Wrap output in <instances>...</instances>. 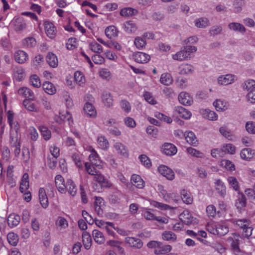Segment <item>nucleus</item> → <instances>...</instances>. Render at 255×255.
I'll use <instances>...</instances> for the list:
<instances>
[{
	"instance_id": "obj_1",
	"label": "nucleus",
	"mask_w": 255,
	"mask_h": 255,
	"mask_svg": "<svg viewBox=\"0 0 255 255\" xmlns=\"http://www.w3.org/2000/svg\"><path fill=\"white\" fill-rule=\"evenodd\" d=\"M29 176L28 173H25L22 177L19 190L21 193H24L23 195L24 199L27 202L31 200V195L29 191L26 192L29 187Z\"/></svg>"
},
{
	"instance_id": "obj_2",
	"label": "nucleus",
	"mask_w": 255,
	"mask_h": 255,
	"mask_svg": "<svg viewBox=\"0 0 255 255\" xmlns=\"http://www.w3.org/2000/svg\"><path fill=\"white\" fill-rule=\"evenodd\" d=\"M162 152L168 156H172L175 155L177 152V147L173 144L165 142L161 147Z\"/></svg>"
},
{
	"instance_id": "obj_3",
	"label": "nucleus",
	"mask_w": 255,
	"mask_h": 255,
	"mask_svg": "<svg viewBox=\"0 0 255 255\" xmlns=\"http://www.w3.org/2000/svg\"><path fill=\"white\" fill-rule=\"evenodd\" d=\"M180 218L186 225H194L197 223V219L193 217L188 211H184L180 215Z\"/></svg>"
},
{
	"instance_id": "obj_4",
	"label": "nucleus",
	"mask_w": 255,
	"mask_h": 255,
	"mask_svg": "<svg viewBox=\"0 0 255 255\" xmlns=\"http://www.w3.org/2000/svg\"><path fill=\"white\" fill-rule=\"evenodd\" d=\"M132 56L135 61L138 63H146L150 59V56L149 55L141 52L134 53Z\"/></svg>"
},
{
	"instance_id": "obj_5",
	"label": "nucleus",
	"mask_w": 255,
	"mask_h": 255,
	"mask_svg": "<svg viewBox=\"0 0 255 255\" xmlns=\"http://www.w3.org/2000/svg\"><path fill=\"white\" fill-rule=\"evenodd\" d=\"M158 172L169 180H172L174 178V172L167 166L161 165L158 167Z\"/></svg>"
},
{
	"instance_id": "obj_6",
	"label": "nucleus",
	"mask_w": 255,
	"mask_h": 255,
	"mask_svg": "<svg viewBox=\"0 0 255 255\" xmlns=\"http://www.w3.org/2000/svg\"><path fill=\"white\" fill-rule=\"evenodd\" d=\"M179 102L185 106H190L193 102V98L186 92H182L178 96Z\"/></svg>"
},
{
	"instance_id": "obj_7",
	"label": "nucleus",
	"mask_w": 255,
	"mask_h": 255,
	"mask_svg": "<svg viewBox=\"0 0 255 255\" xmlns=\"http://www.w3.org/2000/svg\"><path fill=\"white\" fill-rule=\"evenodd\" d=\"M125 242L128 244L129 246L134 249H140L143 246V243L141 240L132 237H127Z\"/></svg>"
},
{
	"instance_id": "obj_8",
	"label": "nucleus",
	"mask_w": 255,
	"mask_h": 255,
	"mask_svg": "<svg viewBox=\"0 0 255 255\" xmlns=\"http://www.w3.org/2000/svg\"><path fill=\"white\" fill-rule=\"evenodd\" d=\"M235 78V76L232 74L222 75L218 78V83L221 85H227L233 83Z\"/></svg>"
},
{
	"instance_id": "obj_9",
	"label": "nucleus",
	"mask_w": 255,
	"mask_h": 255,
	"mask_svg": "<svg viewBox=\"0 0 255 255\" xmlns=\"http://www.w3.org/2000/svg\"><path fill=\"white\" fill-rule=\"evenodd\" d=\"M39 199L42 207L46 208L48 206L49 202L44 188H40L39 190Z\"/></svg>"
},
{
	"instance_id": "obj_10",
	"label": "nucleus",
	"mask_w": 255,
	"mask_h": 255,
	"mask_svg": "<svg viewBox=\"0 0 255 255\" xmlns=\"http://www.w3.org/2000/svg\"><path fill=\"white\" fill-rule=\"evenodd\" d=\"M44 24L47 35L50 38H53L56 34V28L53 24L49 21H45Z\"/></svg>"
},
{
	"instance_id": "obj_11",
	"label": "nucleus",
	"mask_w": 255,
	"mask_h": 255,
	"mask_svg": "<svg viewBox=\"0 0 255 255\" xmlns=\"http://www.w3.org/2000/svg\"><path fill=\"white\" fill-rule=\"evenodd\" d=\"M255 153V150L250 148H245L243 149L240 152L241 157L246 160H250L253 158Z\"/></svg>"
},
{
	"instance_id": "obj_12",
	"label": "nucleus",
	"mask_w": 255,
	"mask_h": 255,
	"mask_svg": "<svg viewBox=\"0 0 255 255\" xmlns=\"http://www.w3.org/2000/svg\"><path fill=\"white\" fill-rule=\"evenodd\" d=\"M65 189L66 191L72 196H74L77 191V188L74 183L73 181L70 179H68L66 180V185H65Z\"/></svg>"
},
{
	"instance_id": "obj_13",
	"label": "nucleus",
	"mask_w": 255,
	"mask_h": 255,
	"mask_svg": "<svg viewBox=\"0 0 255 255\" xmlns=\"http://www.w3.org/2000/svg\"><path fill=\"white\" fill-rule=\"evenodd\" d=\"M18 93L25 98H29L31 100H34V94L33 92L29 88L26 87H22L18 89Z\"/></svg>"
},
{
	"instance_id": "obj_14",
	"label": "nucleus",
	"mask_w": 255,
	"mask_h": 255,
	"mask_svg": "<svg viewBox=\"0 0 255 255\" xmlns=\"http://www.w3.org/2000/svg\"><path fill=\"white\" fill-rule=\"evenodd\" d=\"M184 136L188 143L196 146L198 145V142L195 134L192 131H188L184 133Z\"/></svg>"
},
{
	"instance_id": "obj_15",
	"label": "nucleus",
	"mask_w": 255,
	"mask_h": 255,
	"mask_svg": "<svg viewBox=\"0 0 255 255\" xmlns=\"http://www.w3.org/2000/svg\"><path fill=\"white\" fill-rule=\"evenodd\" d=\"M174 111L179 114V116L186 120L189 119L191 117V113L187 111L181 106H177L175 108Z\"/></svg>"
},
{
	"instance_id": "obj_16",
	"label": "nucleus",
	"mask_w": 255,
	"mask_h": 255,
	"mask_svg": "<svg viewBox=\"0 0 255 255\" xmlns=\"http://www.w3.org/2000/svg\"><path fill=\"white\" fill-rule=\"evenodd\" d=\"M94 180L100 184L102 187L109 188L111 186V184L109 181L101 173L96 175L94 177Z\"/></svg>"
},
{
	"instance_id": "obj_17",
	"label": "nucleus",
	"mask_w": 255,
	"mask_h": 255,
	"mask_svg": "<svg viewBox=\"0 0 255 255\" xmlns=\"http://www.w3.org/2000/svg\"><path fill=\"white\" fill-rule=\"evenodd\" d=\"M46 61L50 67L53 68L57 67L58 61L57 56L52 52L48 53L46 57Z\"/></svg>"
},
{
	"instance_id": "obj_18",
	"label": "nucleus",
	"mask_w": 255,
	"mask_h": 255,
	"mask_svg": "<svg viewBox=\"0 0 255 255\" xmlns=\"http://www.w3.org/2000/svg\"><path fill=\"white\" fill-rule=\"evenodd\" d=\"M14 58L17 63H23L28 59V55L22 50H18L15 53Z\"/></svg>"
},
{
	"instance_id": "obj_19",
	"label": "nucleus",
	"mask_w": 255,
	"mask_h": 255,
	"mask_svg": "<svg viewBox=\"0 0 255 255\" xmlns=\"http://www.w3.org/2000/svg\"><path fill=\"white\" fill-rule=\"evenodd\" d=\"M20 221V217L14 214H10L7 218V224L10 227L17 226Z\"/></svg>"
},
{
	"instance_id": "obj_20",
	"label": "nucleus",
	"mask_w": 255,
	"mask_h": 255,
	"mask_svg": "<svg viewBox=\"0 0 255 255\" xmlns=\"http://www.w3.org/2000/svg\"><path fill=\"white\" fill-rule=\"evenodd\" d=\"M13 23L14 29L16 31L22 30L26 27V23L22 17L15 18L13 21Z\"/></svg>"
},
{
	"instance_id": "obj_21",
	"label": "nucleus",
	"mask_w": 255,
	"mask_h": 255,
	"mask_svg": "<svg viewBox=\"0 0 255 255\" xmlns=\"http://www.w3.org/2000/svg\"><path fill=\"white\" fill-rule=\"evenodd\" d=\"M233 223L234 225H236L239 228L243 229V231L249 225H251V221L247 219L234 220L233 221Z\"/></svg>"
},
{
	"instance_id": "obj_22",
	"label": "nucleus",
	"mask_w": 255,
	"mask_h": 255,
	"mask_svg": "<svg viewBox=\"0 0 255 255\" xmlns=\"http://www.w3.org/2000/svg\"><path fill=\"white\" fill-rule=\"evenodd\" d=\"M114 148L117 150L118 153L123 155L125 157L128 156V150L127 147L120 142H116L114 145Z\"/></svg>"
},
{
	"instance_id": "obj_23",
	"label": "nucleus",
	"mask_w": 255,
	"mask_h": 255,
	"mask_svg": "<svg viewBox=\"0 0 255 255\" xmlns=\"http://www.w3.org/2000/svg\"><path fill=\"white\" fill-rule=\"evenodd\" d=\"M102 99L105 106L110 107L113 105V99L111 94L108 92H104L102 95Z\"/></svg>"
},
{
	"instance_id": "obj_24",
	"label": "nucleus",
	"mask_w": 255,
	"mask_h": 255,
	"mask_svg": "<svg viewBox=\"0 0 255 255\" xmlns=\"http://www.w3.org/2000/svg\"><path fill=\"white\" fill-rule=\"evenodd\" d=\"M131 183L137 188L142 189L144 187V181L138 175H132L131 177Z\"/></svg>"
},
{
	"instance_id": "obj_25",
	"label": "nucleus",
	"mask_w": 255,
	"mask_h": 255,
	"mask_svg": "<svg viewBox=\"0 0 255 255\" xmlns=\"http://www.w3.org/2000/svg\"><path fill=\"white\" fill-rule=\"evenodd\" d=\"M195 25L199 28H205L210 25V21L206 17H201L195 20Z\"/></svg>"
},
{
	"instance_id": "obj_26",
	"label": "nucleus",
	"mask_w": 255,
	"mask_h": 255,
	"mask_svg": "<svg viewBox=\"0 0 255 255\" xmlns=\"http://www.w3.org/2000/svg\"><path fill=\"white\" fill-rule=\"evenodd\" d=\"M43 90L48 94L53 95L56 93V89L53 84L49 82L46 81L42 84Z\"/></svg>"
},
{
	"instance_id": "obj_27",
	"label": "nucleus",
	"mask_w": 255,
	"mask_h": 255,
	"mask_svg": "<svg viewBox=\"0 0 255 255\" xmlns=\"http://www.w3.org/2000/svg\"><path fill=\"white\" fill-rule=\"evenodd\" d=\"M228 27L231 30L242 33H245L246 30V28L243 24L238 22H231L229 24Z\"/></svg>"
},
{
	"instance_id": "obj_28",
	"label": "nucleus",
	"mask_w": 255,
	"mask_h": 255,
	"mask_svg": "<svg viewBox=\"0 0 255 255\" xmlns=\"http://www.w3.org/2000/svg\"><path fill=\"white\" fill-rule=\"evenodd\" d=\"M83 245L86 250H89L92 245V238L90 234L87 232H84L82 234Z\"/></svg>"
},
{
	"instance_id": "obj_29",
	"label": "nucleus",
	"mask_w": 255,
	"mask_h": 255,
	"mask_svg": "<svg viewBox=\"0 0 255 255\" xmlns=\"http://www.w3.org/2000/svg\"><path fill=\"white\" fill-rule=\"evenodd\" d=\"M85 114L89 117H94L96 114V112L94 106L91 103L87 102L83 108Z\"/></svg>"
},
{
	"instance_id": "obj_30",
	"label": "nucleus",
	"mask_w": 255,
	"mask_h": 255,
	"mask_svg": "<svg viewBox=\"0 0 255 255\" xmlns=\"http://www.w3.org/2000/svg\"><path fill=\"white\" fill-rule=\"evenodd\" d=\"M204 118L211 121H216L218 119L217 114L214 111L209 109L203 110L202 113Z\"/></svg>"
},
{
	"instance_id": "obj_31",
	"label": "nucleus",
	"mask_w": 255,
	"mask_h": 255,
	"mask_svg": "<svg viewBox=\"0 0 255 255\" xmlns=\"http://www.w3.org/2000/svg\"><path fill=\"white\" fill-rule=\"evenodd\" d=\"M188 54L185 52L182 47L180 51L172 55V58L174 60L178 61H183L186 60L188 57Z\"/></svg>"
},
{
	"instance_id": "obj_32",
	"label": "nucleus",
	"mask_w": 255,
	"mask_h": 255,
	"mask_svg": "<svg viewBox=\"0 0 255 255\" xmlns=\"http://www.w3.org/2000/svg\"><path fill=\"white\" fill-rule=\"evenodd\" d=\"M92 235L95 241L99 244L104 243L105 238L103 233L98 230H94L92 232Z\"/></svg>"
},
{
	"instance_id": "obj_33",
	"label": "nucleus",
	"mask_w": 255,
	"mask_h": 255,
	"mask_svg": "<svg viewBox=\"0 0 255 255\" xmlns=\"http://www.w3.org/2000/svg\"><path fill=\"white\" fill-rule=\"evenodd\" d=\"M215 188L218 191L219 194L222 196L224 197L226 194V186L223 182L220 179L217 180L215 182Z\"/></svg>"
},
{
	"instance_id": "obj_34",
	"label": "nucleus",
	"mask_w": 255,
	"mask_h": 255,
	"mask_svg": "<svg viewBox=\"0 0 255 255\" xmlns=\"http://www.w3.org/2000/svg\"><path fill=\"white\" fill-rule=\"evenodd\" d=\"M89 159L91 163L96 166H99L101 164L100 157L94 149L92 150L89 156Z\"/></svg>"
},
{
	"instance_id": "obj_35",
	"label": "nucleus",
	"mask_w": 255,
	"mask_h": 255,
	"mask_svg": "<svg viewBox=\"0 0 255 255\" xmlns=\"http://www.w3.org/2000/svg\"><path fill=\"white\" fill-rule=\"evenodd\" d=\"M124 26L125 30L128 33L135 31L137 29L135 23L131 20L125 22Z\"/></svg>"
},
{
	"instance_id": "obj_36",
	"label": "nucleus",
	"mask_w": 255,
	"mask_h": 255,
	"mask_svg": "<svg viewBox=\"0 0 255 255\" xmlns=\"http://www.w3.org/2000/svg\"><path fill=\"white\" fill-rule=\"evenodd\" d=\"M7 239L9 244L13 246H16L19 241L18 235L13 232H10L7 234Z\"/></svg>"
},
{
	"instance_id": "obj_37",
	"label": "nucleus",
	"mask_w": 255,
	"mask_h": 255,
	"mask_svg": "<svg viewBox=\"0 0 255 255\" xmlns=\"http://www.w3.org/2000/svg\"><path fill=\"white\" fill-rule=\"evenodd\" d=\"M122 195L121 192L116 190L115 192L109 195V199L110 201L113 204L119 203L120 202Z\"/></svg>"
},
{
	"instance_id": "obj_38",
	"label": "nucleus",
	"mask_w": 255,
	"mask_h": 255,
	"mask_svg": "<svg viewBox=\"0 0 255 255\" xmlns=\"http://www.w3.org/2000/svg\"><path fill=\"white\" fill-rule=\"evenodd\" d=\"M179 74L181 75L192 73L194 71L193 66L189 64L182 65L179 67Z\"/></svg>"
},
{
	"instance_id": "obj_39",
	"label": "nucleus",
	"mask_w": 255,
	"mask_h": 255,
	"mask_svg": "<svg viewBox=\"0 0 255 255\" xmlns=\"http://www.w3.org/2000/svg\"><path fill=\"white\" fill-rule=\"evenodd\" d=\"M74 78L76 83L79 86H83L85 83V78L83 74L80 71H76L74 74Z\"/></svg>"
},
{
	"instance_id": "obj_40",
	"label": "nucleus",
	"mask_w": 255,
	"mask_h": 255,
	"mask_svg": "<svg viewBox=\"0 0 255 255\" xmlns=\"http://www.w3.org/2000/svg\"><path fill=\"white\" fill-rule=\"evenodd\" d=\"M160 82L164 85H169L172 84L173 79L170 74L168 73H163L161 75L160 79Z\"/></svg>"
},
{
	"instance_id": "obj_41",
	"label": "nucleus",
	"mask_w": 255,
	"mask_h": 255,
	"mask_svg": "<svg viewBox=\"0 0 255 255\" xmlns=\"http://www.w3.org/2000/svg\"><path fill=\"white\" fill-rule=\"evenodd\" d=\"M181 198L183 202L187 204H190L192 203L193 199L191 197L190 192L188 191L183 190L181 193Z\"/></svg>"
},
{
	"instance_id": "obj_42",
	"label": "nucleus",
	"mask_w": 255,
	"mask_h": 255,
	"mask_svg": "<svg viewBox=\"0 0 255 255\" xmlns=\"http://www.w3.org/2000/svg\"><path fill=\"white\" fill-rule=\"evenodd\" d=\"M221 165L226 168L227 170L230 171H233L235 170V166L234 164L229 160H222L221 161Z\"/></svg>"
},
{
	"instance_id": "obj_43",
	"label": "nucleus",
	"mask_w": 255,
	"mask_h": 255,
	"mask_svg": "<svg viewBox=\"0 0 255 255\" xmlns=\"http://www.w3.org/2000/svg\"><path fill=\"white\" fill-rule=\"evenodd\" d=\"M246 205V198L243 193H239L238 198L237 200L236 205L238 209H241Z\"/></svg>"
},
{
	"instance_id": "obj_44",
	"label": "nucleus",
	"mask_w": 255,
	"mask_h": 255,
	"mask_svg": "<svg viewBox=\"0 0 255 255\" xmlns=\"http://www.w3.org/2000/svg\"><path fill=\"white\" fill-rule=\"evenodd\" d=\"M216 235H218L221 236L226 235L229 232L228 228L223 225L218 224L216 225Z\"/></svg>"
},
{
	"instance_id": "obj_45",
	"label": "nucleus",
	"mask_w": 255,
	"mask_h": 255,
	"mask_svg": "<svg viewBox=\"0 0 255 255\" xmlns=\"http://www.w3.org/2000/svg\"><path fill=\"white\" fill-rule=\"evenodd\" d=\"M105 33L107 36L110 38L117 35V30L114 25H111L106 28Z\"/></svg>"
},
{
	"instance_id": "obj_46",
	"label": "nucleus",
	"mask_w": 255,
	"mask_h": 255,
	"mask_svg": "<svg viewBox=\"0 0 255 255\" xmlns=\"http://www.w3.org/2000/svg\"><path fill=\"white\" fill-rule=\"evenodd\" d=\"M99 146L101 149H105L109 147V141L104 136H101L97 139Z\"/></svg>"
},
{
	"instance_id": "obj_47",
	"label": "nucleus",
	"mask_w": 255,
	"mask_h": 255,
	"mask_svg": "<svg viewBox=\"0 0 255 255\" xmlns=\"http://www.w3.org/2000/svg\"><path fill=\"white\" fill-rule=\"evenodd\" d=\"M162 239L165 241H175L176 240V235L170 231H165L162 234Z\"/></svg>"
},
{
	"instance_id": "obj_48",
	"label": "nucleus",
	"mask_w": 255,
	"mask_h": 255,
	"mask_svg": "<svg viewBox=\"0 0 255 255\" xmlns=\"http://www.w3.org/2000/svg\"><path fill=\"white\" fill-rule=\"evenodd\" d=\"M10 135V143L11 146L17 144L16 143H20L18 140L17 130H11Z\"/></svg>"
},
{
	"instance_id": "obj_49",
	"label": "nucleus",
	"mask_w": 255,
	"mask_h": 255,
	"mask_svg": "<svg viewBox=\"0 0 255 255\" xmlns=\"http://www.w3.org/2000/svg\"><path fill=\"white\" fill-rule=\"evenodd\" d=\"M134 43L137 48L140 49L145 47L146 42L143 37H137L135 38Z\"/></svg>"
},
{
	"instance_id": "obj_50",
	"label": "nucleus",
	"mask_w": 255,
	"mask_h": 255,
	"mask_svg": "<svg viewBox=\"0 0 255 255\" xmlns=\"http://www.w3.org/2000/svg\"><path fill=\"white\" fill-rule=\"evenodd\" d=\"M90 49L93 52L101 53L103 52L102 46L96 42H93L89 44Z\"/></svg>"
},
{
	"instance_id": "obj_51",
	"label": "nucleus",
	"mask_w": 255,
	"mask_h": 255,
	"mask_svg": "<svg viewBox=\"0 0 255 255\" xmlns=\"http://www.w3.org/2000/svg\"><path fill=\"white\" fill-rule=\"evenodd\" d=\"M39 129L40 131L41 135L45 140H48L51 137V131L46 127L40 126Z\"/></svg>"
},
{
	"instance_id": "obj_52",
	"label": "nucleus",
	"mask_w": 255,
	"mask_h": 255,
	"mask_svg": "<svg viewBox=\"0 0 255 255\" xmlns=\"http://www.w3.org/2000/svg\"><path fill=\"white\" fill-rule=\"evenodd\" d=\"M139 159L141 163L146 167L149 168L151 166V162L150 159L145 154H141L139 156Z\"/></svg>"
},
{
	"instance_id": "obj_53",
	"label": "nucleus",
	"mask_w": 255,
	"mask_h": 255,
	"mask_svg": "<svg viewBox=\"0 0 255 255\" xmlns=\"http://www.w3.org/2000/svg\"><path fill=\"white\" fill-rule=\"evenodd\" d=\"M85 168L88 174L93 175L94 177L96 176V175L98 174L100 172L95 169L94 167L91 165L88 162L85 163Z\"/></svg>"
},
{
	"instance_id": "obj_54",
	"label": "nucleus",
	"mask_w": 255,
	"mask_h": 255,
	"mask_svg": "<svg viewBox=\"0 0 255 255\" xmlns=\"http://www.w3.org/2000/svg\"><path fill=\"white\" fill-rule=\"evenodd\" d=\"M222 150L224 152L234 154L236 152V147L233 144L229 143L224 145Z\"/></svg>"
},
{
	"instance_id": "obj_55",
	"label": "nucleus",
	"mask_w": 255,
	"mask_h": 255,
	"mask_svg": "<svg viewBox=\"0 0 255 255\" xmlns=\"http://www.w3.org/2000/svg\"><path fill=\"white\" fill-rule=\"evenodd\" d=\"M217 111H225L227 109L225 104L221 100H217L213 103Z\"/></svg>"
},
{
	"instance_id": "obj_56",
	"label": "nucleus",
	"mask_w": 255,
	"mask_h": 255,
	"mask_svg": "<svg viewBox=\"0 0 255 255\" xmlns=\"http://www.w3.org/2000/svg\"><path fill=\"white\" fill-rule=\"evenodd\" d=\"M23 104L25 108L29 111L36 112L37 111V109L34 104L31 103L28 100H24L23 102Z\"/></svg>"
},
{
	"instance_id": "obj_57",
	"label": "nucleus",
	"mask_w": 255,
	"mask_h": 255,
	"mask_svg": "<svg viewBox=\"0 0 255 255\" xmlns=\"http://www.w3.org/2000/svg\"><path fill=\"white\" fill-rule=\"evenodd\" d=\"M255 81L254 80L250 79L246 81L243 85V88L246 89L247 91H251L255 89Z\"/></svg>"
},
{
	"instance_id": "obj_58",
	"label": "nucleus",
	"mask_w": 255,
	"mask_h": 255,
	"mask_svg": "<svg viewBox=\"0 0 255 255\" xmlns=\"http://www.w3.org/2000/svg\"><path fill=\"white\" fill-rule=\"evenodd\" d=\"M244 0H235L234 1V8L235 12H240L242 10V6L244 4Z\"/></svg>"
},
{
	"instance_id": "obj_59",
	"label": "nucleus",
	"mask_w": 255,
	"mask_h": 255,
	"mask_svg": "<svg viewBox=\"0 0 255 255\" xmlns=\"http://www.w3.org/2000/svg\"><path fill=\"white\" fill-rule=\"evenodd\" d=\"M30 82L31 85L34 87L39 88L41 86L40 79L36 75H33L30 77Z\"/></svg>"
},
{
	"instance_id": "obj_60",
	"label": "nucleus",
	"mask_w": 255,
	"mask_h": 255,
	"mask_svg": "<svg viewBox=\"0 0 255 255\" xmlns=\"http://www.w3.org/2000/svg\"><path fill=\"white\" fill-rule=\"evenodd\" d=\"M228 181L232 187L236 191L239 189L238 182L235 177L230 176L228 178Z\"/></svg>"
},
{
	"instance_id": "obj_61",
	"label": "nucleus",
	"mask_w": 255,
	"mask_h": 255,
	"mask_svg": "<svg viewBox=\"0 0 255 255\" xmlns=\"http://www.w3.org/2000/svg\"><path fill=\"white\" fill-rule=\"evenodd\" d=\"M137 12V11L130 7L123 9L121 11V14L122 16H131L134 15Z\"/></svg>"
},
{
	"instance_id": "obj_62",
	"label": "nucleus",
	"mask_w": 255,
	"mask_h": 255,
	"mask_svg": "<svg viewBox=\"0 0 255 255\" xmlns=\"http://www.w3.org/2000/svg\"><path fill=\"white\" fill-rule=\"evenodd\" d=\"M222 29V27L221 25L213 26L209 30V33L211 35H217L221 33Z\"/></svg>"
},
{
	"instance_id": "obj_63",
	"label": "nucleus",
	"mask_w": 255,
	"mask_h": 255,
	"mask_svg": "<svg viewBox=\"0 0 255 255\" xmlns=\"http://www.w3.org/2000/svg\"><path fill=\"white\" fill-rule=\"evenodd\" d=\"M22 43L25 46L33 47L36 45V41L33 37H28L23 40Z\"/></svg>"
},
{
	"instance_id": "obj_64",
	"label": "nucleus",
	"mask_w": 255,
	"mask_h": 255,
	"mask_svg": "<svg viewBox=\"0 0 255 255\" xmlns=\"http://www.w3.org/2000/svg\"><path fill=\"white\" fill-rule=\"evenodd\" d=\"M120 106L122 109L126 113H128L130 111L131 106L130 103L126 100H122L120 102Z\"/></svg>"
}]
</instances>
